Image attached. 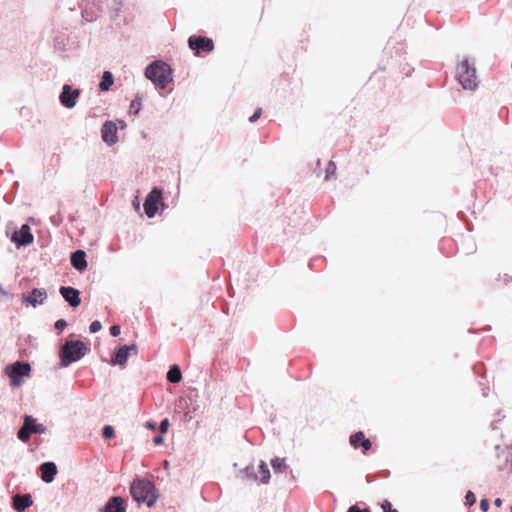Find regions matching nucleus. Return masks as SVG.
Returning <instances> with one entry per match:
<instances>
[{
  "mask_svg": "<svg viewBox=\"0 0 512 512\" xmlns=\"http://www.w3.org/2000/svg\"><path fill=\"white\" fill-rule=\"evenodd\" d=\"M155 482H130V495L138 507L145 505L152 508L160 494L154 485Z\"/></svg>",
  "mask_w": 512,
  "mask_h": 512,
  "instance_id": "nucleus-1",
  "label": "nucleus"
},
{
  "mask_svg": "<svg viewBox=\"0 0 512 512\" xmlns=\"http://www.w3.org/2000/svg\"><path fill=\"white\" fill-rule=\"evenodd\" d=\"M145 77L159 89H165L173 80L172 69L163 60H155L148 64L145 68Z\"/></svg>",
  "mask_w": 512,
  "mask_h": 512,
  "instance_id": "nucleus-2",
  "label": "nucleus"
},
{
  "mask_svg": "<svg viewBox=\"0 0 512 512\" xmlns=\"http://www.w3.org/2000/svg\"><path fill=\"white\" fill-rule=\"evenodd\" d=\"M456 79L464 90H476L478 78L475 63L470 62L468 58L460 61L456 66Z\"/></svg>",
  "mask_w": 512,
  "mask_h": 512,
  "instance_id": "nucleus-3",
  "label": "nucleus"
},
{
  "mask_svg": "<svg viewBox=\"0 0 512 512\" xmlns=\"http://www.w3.org/2000/svg\"><path fill=\"white\" fill-rule=\"evenodd\" d=\"M87 346L80 340H68L60 349V365L68 367L70 364L80 360L87 353Z\"/></svg>",
  "mask_w": 512,
  "mask_h": 512,
  "instance_id": "nucleus-4",
  "label": "nucleus"
},
{
  "mask_svg": "<svg viewBox=\"0 0 512 512\" xmlns=\"http://www.w3.org/2000/svg\"><path fill=\"white\" fill-rule=\"evenodd\" d=\"M47 428L32 416L25 414L23 416V425L17 432V438L22 442H28L32 434H44Z\"/></svg>",
  "mask_w": 512,
  "mask_h": 512,
  "instance_id": "nucleus-5",
  "label": "nucleus"
},
{
  "mask_svg": "<svg viewBox=\"0 0 512 512\" xmlns=\"http://www.w3.org/2000/svg\"><path fill=\"white\" fill-rule=\"evenodd\" d=\"M31 372V366L28 362L15 361L5 367V374L10 379L11 385L18 387L22 384L23 378Z\"/></svg>",
  "mask_w": 512,
  "mask_h": 512,
  "instance_id": "nucleus-6",
  "label": "nucleus"
},
{
  "mask_svg": "<svg viewBox=\"0 0 512 512\" xmlns=\"http://www.w3.org/2000/svg\"><path fill=\"white\" fill-rule=\"evenodd\" d=\"M163 192L160 188L154 187L145 198L143 207L148 218H153L158 212L159 206L165 207L162 201Z\"/></svg>",
  "mask_w": 512,
  "mask_h": 512,
  "instance_id": "nucleus-7",
  "label": "nucleus"
},
{
  "mask_svg": "<svg viewBox=\"0 0 512 512\" xmlns=\"http://www.w3.org/2000/svg\"><path fill=\"white\" fill-rule=\"evenodd\" d=\"M9 237L18 249L27 247L34 241V235L27 223L23 224L19 229H15Z\"/></svg>",
  "mask_w": 512,
  "mask_h": 512,
  "instance_id": "nucleus-8",
  "label": "nucleus"
},
{
  "mask_svg": "<svg viewBox=\"0 0 512 512\" xmlns=\"http://www.w3.org/2000/svg\"><path fill=\"white\" fill-rule=\"evenodd\" d=\"M188 46L197 56H199L203 52L210 53L214 50L213 40L206 36H190L188 38Z\"/></svg>",
  "mask_w": 512,
  "mask_h": 512,
  "instance_id": "nucleus-9",
  "label": "nucleus"
},
{
  "mask_svg": "<svg viewBox=\"0 0 512 512\" xmlns=\"http://www.w3.org/2000/svg\"><path fill=\"white\" fill-rule=\"evenodd\" d=\"M80 96L79 89H73L71 85L64 84L59 95V101L65 108L72 109L76 106L77 99Z\"/></svg>",
  "mask_w": 512,
  "mask_h": 512,
  "instance_id": "nucleus-10",
  "label": "nucleus"
},
{
  "mask_svg": "<svg viewBox=\"0 0 512 512\" xmlns=\"http://www.w3.org/2000/svg\"><path fill=\"white\" fill-rule=\"evenodd\" d=\"M101 138L108 146H113L118 142V125L116 122L107 120L101 127Z\"/></svg>",
  "mask_w": 512,
  "mask_h": 512,
  "instance_id": "nucleus-11",
  "label": "nucleus"
},
{
  "mask_svg": "<svg viewBox=\"0 0 512 512\" xmlns=\"http://www.w3.org/2000/svg\"><path fill=\"white\" fill-rule=\"evenodd\" d=\"M244 474L248 480H270L271 477L268 465L264 461L260 462L257 471L254 465H248L244 469Z\"/></svg>",
  "mask_w": 512,
  "mask_h": 512,
  "instance_id": "nucleus-12",
  "label": "nucleus"
},
{
  "mask_svg": "<svg viewBox=\"0 0 512 512\" xmlns=\"http://www.w3.org/2000/svg\"><path fill=\"white\" fill-rule=\"evenodd\" d=\"M98 512H127L126 500L121 496H111Z\"/></svg>",
  "mask_w": 512,
  "mask_h": 512,
  "instance_id": "nucleus-13",
  "label": "nucleus"
},
{
  "mask_svg": "<svg viewBox=\"0 0 512 512\" xmlns=\"http://www.w3.org/2000/svg\"><path fill=\"white\" fill-rule=\"evenodd\" d=\"M131 352L137 353V346L135 344L121 346L112 356L111 363L113 365H125Z\"/></svg>",
  "mask_w": 512,
  "mask_h": 512,
  "instance_id": "nucleus-14",
  "label": "nucleus"
},
{
  "mask_svg": "<svg viewBox=\"0 0 512 512\" xmlns=\"http://www.w3.org/2000/svg\"><path fill=\"white\" fill-rule=\"evenodd\" d=\"M59 293L72 308H76L81 304L80 291L78 289L72 286H61Z\"/></svg>",
  "mask_w": 512,
  "mask_h": 512,
  "instance_id": "nucleus-15",
  "label": "nucleus"
},
{
  "mask_svg": "<svg viewBox=\"0 0 512 512\" xmlns=\"http://www.w3.org/2000/svg\"><path fill=\"white\" fill-rule=\"evenodd\" d=\"M33 505V499L30 493H16L12 496V507L16 512H25Z\"/></svg>",
  "mask_w": 512,
  "mask_h": 512,
  "instance_id": "nucleus-16",
  "label": "nucleus"
},
{
  "mask_svg": "<svg viewBox=\"0 0 512 512\" xmlns=\"http://www.w3.org/2000/svg\"><path fill=\"white\" fill-rule=\"evenodd\" d=\"M349 442L354 449H362L365 454L372 447L370 439L365 437L362 431H357L350 436Z\"/></svg>",
  "mask_w": 512,
  "mask_h": 512,
  "instance_id": "nucleus-17",
  "label": "nucleus"
},
{
  "mask_svg": "<svg viewBox=\"0 0 512 512\" xmlns=\"http://www.w3.org/2000/svg\"><path fill=\"white\" fill-rule=\"evenodd\" d=\"M47 298V292L44 288H33L27 295H23L22 302L32 305L34 308L43 304Z\"/></svg>",
  "mask_w": 512,
  "mask_h": 512,
  "instance_id": "nucleus-18",
  "label": "nucleus"
},
{
  "mask_svg": "<svg viewBox=\"0 0 512 512\" xmlns=\"http://www.w3.org/2000/svg\"><path fill=\"white\" fill-rule=\"evenodd\" d=\"M70 263L75 270L79 272L84 271L88 266L86 252L81 249L72 252L70 255Z\"/></svg>",
  "mask_w": 512,
  "mask_h": 512,
  "instance_id": "nucleus-19",
  "label": "nucleus"
},
{
  "mask_svg": "<svg viewBox=\"0 0 512 512\" xmlns=\"http://www.w3.org/2000/svg\"><path fill=\"white\" fill-rule=\"evenodd\" d=\"M37 471L41 480H54L57 474V465L52 461H47L40 464Z\"/></svg>",
  "mask_w": 512,
  "mask_h": 512,
  "instance_id": "nucleus-20",
  "label": "nucleus"
},
{
  "mask_svg": "<svg viewBox=\"0 0 512 512\" xmlns=\"http://www.w3.org/2000/svg\"><path fill=\"white\" fill-rule=\"evenodd\" d=\"M106 1L107 0H97L96 4L98 6V11H95L92 8H89L87 6L82 8L81 15H82V18L84 19V21H86V22L96 21L100 17V15L104 12V8H103L102 4Z\"/></svg>",
  "mask_w": 512,
  "mask_h": 512,
  "instance_id": "nucleus-21",
  "label": "nucleus"
},
{
  "mask_svg": "<svg viewBox=\"0 0 512 512\" xmlns=\"http://www.w3.org/2000/svg\"><path fill=\"white\" fill-rule=\"evenodd\" d=\"M166 378H167L168 382H170L172 384L179 383L182 380V372H181L179 365H177V364L171 365L166 374Z\"/></svg>",
  "mask_w": 512,
  "mask_h": 512,
  "instance_id": "nucleus-22",
  "label": "nucleus"
},
{
  "mask_svg": "<svg viewBox=\"0 0 512 512\" xmlns=\"http://www.w3.org/2000/svg\"><path fill=\"white\" fill-rule=\"evenodd\" d=\"M114 84V76L110 71H104L101 77V81L99 83V90L102 92H107Z\"/></svg>",
  "mask_w": 512,
  "mask_h": 512,
  "instance_id": "nucleus-23",
  "label": "nucleus"
},
{
  "mask_svg": "<svg viewBox=\"0 0 512 512\" xmlns=\"http://www.w3.org/2000/svg\"><path fill=\"white\" fill-rule=\"evenodd\" d=\"M122 6V0H111L110 4L108 5V10L111 13V17L113 19L118 17V13L121 11Z\"/></svg>",
  "mask_w": 512,
  "mask_h": 512,
  "instance_id": "nucleus-24",
  "label": "nucleus"
},
{
  "mask_svg": "<svg viewBox=\"0 0 512 512\" xmlns=\"http://www.w3.org/2000/svg\"><path fill=\"white\" fill-rule=\"evenodd\" d=\"M141 109H142V97L140 94H137L131 102L130 113L137 115Z\"/></svg>",
  "mask_w": 512,
  "mask_h": 512,
  "instance_id": "nucleus-25",
  "label": "nucleus"
},
{
  "mask_svg": "<svg viewBox=\"0 0 512 512\" xmlns=\"http://www.w3.org/2000/svg\"><path fill=\"white\" fill-rule=\"evenodd\" d=\"M271 466L275 473L281 472L287 468L283 458H274L271 460Z\"/></svg>",
  "mask_w": 512,
  "mask_h": 512,
  "instance_id": "nucleus-26",
  "label": "nucleus"
},
{
  "mask_svg": "<svg viewBox=\"0 0 512 512\" xmlns=\"http://www.w3.org/2000/svg\"><path fill=\"white\" fill-rule=\"evenodd\" d=\"M476 503V496L474 492L468 490L465 495L464 505L467 507H472Z\"/></svg>",
  "mask_w": 512,
  "mask_h": 512,
  "instance_id": "nucleus-27",
  "label": "nucleus"
},
{
  "mask_svg": "<svg viewBox=\"0 0 512 512\" xmlns=\"http://www.w3.org/2000/svg\"><path fill=\"white\" fill-rule=\"evenodd\" d=\"M336 172V164L331 160L328 162L327 167L325 169V180H329L331 176H333Z\"/></svg>",
  "mask_w": 512,
  "mask_h": 512,
  "instance_id": "nucleus-28",
  "label": "nucleus"
},
{
  "mask_svg": "<svg viewBox=\"0 0 512 512\" xmlns=\"http://www.w3.org/2000/svg\"><path fill=\"white\" fill-rule=\"evenodd\" d=\"M102 436L105 439H111L115 436V430L111 425H105L102 428Z\"/></svg>",
  "mask_w": 512,
  "mask_h": 512,
  "instance_id": "nucleus-29",
  "label": "nucleus"
},
{
  "mask_svg": "<svg viewBox=\"0 0 512 512\" xmlns=\"http://www.w3.org/2000/svg\"><path fill=\"white\" fill-rule=\"evenodd\" d=\"M381 508L383 510V512H398L397 509L393 508L392 507V504L390 501L388 500H384L381 504Z\"/></svg>",
  "mask_w": 512,
  "mask_h": 512,
  "instance_id": "nucleus-30",
  "label": "nucleus"
},
{
  "mask_svg": "<svg viewBox=\"0 0 512 512\" xmlns=\"http://www.w3.org/2000/svg\"><path fill=\"white\" fill-rule=\"evenodd\" d=\"M102 329V324L100 321L95 320L89 326L90 333H97Z\"/></svg>",
  "mask_w": 512,
  "mask_h": 512,
  "instance_id": "nucleus-31",
  "label": "nucleus"
},
{
  "mask_svg": "<svg viewBox=\"0 0 512 512\" xmlns=\"http://www.w3.org/2000/svg\"><path fill=\"white\" fill-rule=\"evenodd\" d=\"M68 323L66 320L64 319H59L55 322L54 324V328L59 331V332H62L66 327H67Z\"/></svg>",
  "mask_w": 512,
  "mask_h": 512,
  "instance_id": "nucleus-32",
  "label": "nucleus"
},
{
  "mask_svg": "<svg viewBox=\"0 0 512 512\" xmlns=\"http://www.w3.org/2000/svg\"><path fill=\"white\" fill-rule=\"evenodd\" d=\"M347 512H371V509L369 507H365L361 509L358 505H351Z\"/></svg>",
  "mask_w": 512,
  "mask_h": 512,
  "instance_id": "nucleus-33",
  "label": "nucleus"
},
{
  "mask_svg": "<svg viewBox=\"0 0 512 512\" xmlns=\"http://www.w3.org/2000/svg\"><path fill=\"white\" fill-rule=\"evenodd\" d=\"M262 115V109L257 108L254 113L249 117V122L254 123L256 122Z\"/></svg>",
  "mask_w": 512,
  "mask_h": 512,
  "instance_id": "nucleus-34",
  "label": "nucleus"
},
{
  "mask_svg": "<svg viewBox=\"0 0 512 512\" xmlns=\"http://www.w3.org/2000/svg\"><path fill=\"white\" fill-rule=\"evenodd\" d=\"M169 425H170V423H169V419L168 418L162 419L161 422H160V432L162 434H165L167 432L168 428H169Z\"/></svg>",
  "mask_w": 512,
  "mask_h": 512,
  "instance_id": "nucleus-35",
  "label": "nucleus"
},
{
  "mask_svg": "<svg viewBox=\"0 0 512 512\" xmlns=\"http://www.w3.org/2000/svg\"><path fill=\"white\" fill-rule=\"evenodd\" d=\"M490 508V502L487 498H483L480 500V509L483 512H487Z\"/></svg>",
  "mask_w": 512,
  "mask_h": 512,
  "instance_id": "nucleus-36",
  "label": "nucleus"
},
{
  "mask_svg": "<svg viewBox=\"0 0 512 512\" xmlns=\"http://www.w3.org/2000/svg\"><path fill=\"white\" fill-rule=\"evenodd\" d=\"M157 422L154 420H148L145 422L144 427L148 430L156 431L157 430Z\"/></svg>",
  "mask_w": 512,
  "mask_h": 512,
  "instance_id": "nucleus-37",
  "label": "nucleus"
},
{
  "mask_svg": "<svg viewBox=\"0 0 512 512\" xmlns=\"http://www.w3.org/2000/svg\"><path fill=\"white\" fill-rule=\"evenodd\" d=\"M121 333V328L119 325H113L110 327V334L113 336V337H117L119 336Z\"/></svg>",
  "mask_w": 512,
  "mask_h": 512,
  "instance_id": "nucleus-38",
  "label": "nucleus"
},
{
  "mask_svg": "<svg viewBox=\"0 0 512 512\" xmlns=\"http://www.w3.org/2000/svg\"><path fill=\"white\" fill-rule=\"evenodd\" d=\"M50 221H51V223H52L54 226H59V225H60V223H61L60 215H59V214L52 215V216L50 217Z\"/></svg>",
  "mask_w": 512,
  "mask_h": 512,
  "instance_id": "nucleus-39",
  "label": "nucleus"
},
{
  "mask_svg": "<svg viewBox=\"0 0 512 512\" xmlns=\"http://www.w3.org/2000/svg\"><path fill=\"white\" fill-rule=\"evenodd\" d=\"M164 441V434L160 433L159 435H156L154 438H153V443L155 445H160L162 444Z\"/></svg>",
  "mask_w": 512,
  "mask_h": 512,
  "instance_id": "nucleus-40",
  "label": "nucleus"
},
{
  "mask_svg": "<svg viewBox=\"0 0 512 512\" xmlns=\"http://www.w3.org/2000/svg\"><path fill=\"white\" fill-rule=\"evenodd\" d=\"M504 456H505V461L507 463H510L511 470H512V453L507 451V452H505Z\"/></svg>",
  "mask_w": 512,
  "mask_h": 512,
  "instance_id": "nucleus-41",
  "label": "nucleus"
},
{
  "mask_svg": "<svg viewBox=\"0 0 512 512\" xmlns=\"http://www.w3.org/2000/svg\"><path fill=\"white\" fill-rule=\"evenodd\" d=\"M116 124L118 125V129L119 128L124 129L126 127V123L124 120H117Z\"/></svg>",
  "mask_w": 512,
  "mask_h": 512,
  "instance_id": "nucleus-42",
  "label": "nucleus"
},
{
  "mask_svg": "<svg viewBox=\"0 0 512 512\" xmlns=\"http://www.w3.org/2000/svg\"><path fill=\"white\" fill-rule=\"evenodd\" d=\"M379 476L382 478H387L390 476V472L388 470H384Z\"/></svg>",
  "mask_w": 512,
  "mask_h": 512,
  "instance_id": "nucleus-43",
  "label": "nucleus"
},
{
  "mask_svg": "<svg viewBox=\"0 0 512 512\" xmlns=\"http://www.w3.org/2000/svg\"><path fill=\"white\" fill-rule=\"evenodd\" d=\"M494 505H495L496 507H500V506L502 505V499H501V498H496V499L494 500Z\"/></svg>",
  "mask_w": 512,
  "mask_h": 512,
  "instance_id": "nucleus-44",
  "label": "nucleus"
},
{
  "mask_svg": "<svg viewBox=\"0 0 512 512\" xmlns=\"http://www.w3.org/2000/svg\"><path fill=\"white\" fill-rule=\"evenodd\" d=\"M473 369H474V372L477 374V373H480V370L482 369V366L481 365H475L473 367Z\"/></svg>",
  "mask_w": 512,
  "mask_h": 512,
  "instance_id": "nucleus-45",
  "label": "nucleus"
},
{
  "mask_svg": "<svg viewBox=\"0 0 512 512\" xmlns=\"http://www.w3.org/2000/svg\"><path fill=\"white\" fill-rule=\"evenodd\" d=\"M510 281H512V278H509L508 275H505L504 282L508 283Z\"/></svg>",
  "mask_w": 512,
  "mask_h": 512,
  "instance_id": "nucleus-46",
  "label": "nucleus"
},
{
  "mask_svg": "<svg viewBox=\"0 0 512 512\" xmlns=\"http://www.w3.org/2000/svg\"><path fill=\"white\" fill-rule=\"evenodd\" d=\"M486 390H487L486 388H485V389H483V396H484V397H486V396H487V392H486Z\"/></svg>",
  "mask_w": 512,
  "mask_h": 512,
  "instance_id": "nucleus-47",
  "label": "nucleus"
},
{
  "mask_svg": "<svg viewBox=\"0 0 512 512\" xmlns=\"http://www.w3.org/2000/svg\"><path fill=\"white\" fill-rule=\"evenodd\" d=\"M133 480L139 481L142 480L140 477L136 476Z\"/></svg>",
  "mask_w": 512,
  "mask_h": 512,
  "instance_id": "nucleus-48",
  "label": "nucleus"
},
{
  "mask_svg": "<svg viewBox=\"0 0 512 512\" xmlns=\"http://www.w3.org/2000/svg\"><path fill=\"white\" fill-rule=\"evenodd\" d=\"M320 164H321V160H320V159H318V160H317V165H318V166H320Z\"/></svg>",
  "mask_w": 512,
  "mask_h": 512,
  "instance_id": "nucleus-49",
  "label": "nucleus"
},
{
  "mask_svg": "<svg viewBox=\"0 0 512 512\" xmlns=\"http://www.w3.org/2000/svg\"><path fill=\"white\" fill-rule=\"evenodd\" d=\"M134 206H136L137 209L139 208V204L137 203H134Z\"/></svg>",
  "mask_w": 512,
  "mask_h": 512,
  "instance_id": "nucleus-50",
  "label": "nucleus"
},
{
  "mask_svg": "<svg viewBox=\"0 0 512 512\" xmlns=\"http://www.w3.org/2000/svg\"><path fill=\"white\" fill-rule=\"evenodd\" d=\"M134 206H136L137 209L139 208V204L137 203H134Z\"/></svg>",
  "mask_w": 512,
  "mask_h": 512,
  "instance_id": "nucleus-51",
  "label": "nucleus"
},
{
  "mask_svg": "<svg viewBox=\"0 0 512 512\" xmlns=\"http://www.w3.org/2000/svg\"><path fill=\"white\" fill-rule=\"evenodd\" d=\"M510 512H512V506L510 507Z\"/></svg>",
  "mask_w": 512,
  "mask_h": 512,
  "instance_id": "nucleus-52",
  "label": "nucleus"
}]
</instances>
